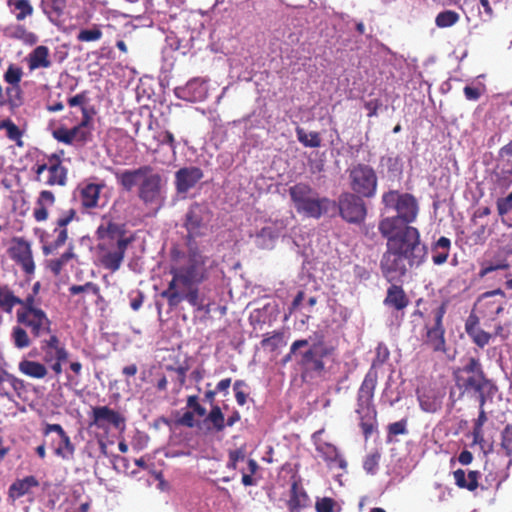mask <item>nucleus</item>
I'll return each instance as SVG.
<instances>
[{
    "mask_svg": "<svg viewBox=\"0 0 512 512\" xmlns=\"http://www.w3.org/2000/svg\"><path fill=\"white\" fill-rule=\"evenodd\" d=\"M334 348L324 342V337L320 335L316 342H313L310 348L301 354L299 364L306 370L322 373L325 370L323 359L333 354Z\"/></svg>",
    "mask_w": 512,
    "mask_h": 512,
    "instance_id": "obj_16",
    "label": "nucleus"
},
{
    "mask_svg": "<svg viewBox=\"0 0 512 512\" xmlns=\"http://www.w3.org/2000/svg\"><path fill=\"white\" fill-rule=\"evenodd\" d=\"M336 501L330 497H323L316 500V512H334Z\"/></svg>",
    "mask_w": 512,
    "mask_h": 512,
    "instance_id": "obj_60",
    "label": "nucleus"
},
{
    "mask_svg": "<svg viewBox=\"0 0 512 512\" xmlns=\"http://www.w3.org/2000/svg\"><path fill=\"white\" fill-rule=\"evenodd\" d=\"M229 460H228V463H227V467L229 469H236L237 468V463L239 461H242L244 460L245 458V453L242 449H236V450H232L229 452Z\"/></svg>",
    "mask_w": 512,
    "mask_h": 512,
    "instance_id": "obj_62",
    "label": "nucleus"
},
{
    "mask_svg": "<svg viewBox=\"0 0 512 512\" xmlns=\"http://www.w3.org/2000/svg\"><path fill=\"white\" fill-rule=\"evenodd\" d=\"M74 220H79L77 211L74 208L63 210L55 222V228L53 232H45L40 237L42 243V252L45 256L54 254L59 248H61L68 239L67 226Z\"/></svg>",
    "mask_w": 512,
    "mask_h": 512,
    "instance_id": "obj_10",
    "label": "nucleus"
},
{
    "mask_svg": "<svg viewBox=\"0 0 512 512\" xmlns=\"http://www.w3.org/2000/svg\"><path fill=\"white\" fill-rule=\"evenodd\" d=\"M381 458V454L378 451H374L370 454H368L363 462V468L364 470L371 475H374L379 466V461Z\"/></svg>",
    "mask_w": 512,
    "mask_h": 512,
    "instance_id": "obj_55",
    "label": "nucleus"
},
{
    "mask_svg": "<svg viewBox=\"0 0 512 512\" xmlns=\"http://www.w3.org/2000/svg\"><path fill=\"white\" fill-rule=\"evenodd\" d=\"M40 7L45 15L52 21H57L64 13L66 0H41Z\"/></svg>",
    "mask_w": 512,
    "mask_h": 512,
    "instance_id": "obj_39",
    "label": "nucleus"
},
{
    "mask_svg": "<svg viewBox=\"0 0 512 512\" xmlns=\"http://www.w3.org/2000/svg\"><path fill=\"white\" fill-rule=\"evenodd\" d=\"M505 298L506 294L501 288L487 291L478 297L475 309L482 318L494 321L504 311Z\"/></svg>",
    "mask_w": 512,
    "mask_h": 512,
    "instance_id": "obj_15",
    "label": "nucleus"
},
{
    "mask_svg": "<svg viewBox=\"0 0 512 512\" xmlns=\"http://www.w3.org/2000/svg\"><path fill=\"white\" fill-rule=\"evenodd\" d=\"M316 451L319 453L320 457L326 462L328 468L334 469L339 468L341 470H346L347 461L340 454L337 447L328 442H320L316 445Z\"/></svg>",
    "mask_w": 512,
    "mask_h": 512,
    "instance_id": "obj_25",
    "label": "nucleus"
},
{
    "mask_svg": "<svg viewBox=\"0 0 512 512\" xmlns=\"http://www.w3.org/2000/svg\"><path fill=\"white\" fill-rule=\"evenodd\" d=\"M295 131L298 141L305 147L318 148L321 146L322 140L318 132L307 133L301 127H297Z\"/></svg>",
    "mask_w": 512,
    "mask_h": 512,
    "instance_id": "obj_42",
    "label": "nucleus"
},
{
    "mask_svg": "<svg viewBox=\"0 0 512 512\" xmlns=\"http://www.w3.org/2000/svg\"><path fill=\"white\" fill-rule=\"evenodd\" d=\"M104 186V184L89 183L79 188L81 206L86 210L96 208Z\"/></svg>",
    "mask_w": 512,
    "mask_h": 512,
    "instance_id": "obj_28",
    "label": "nucleus"
},
{
    "mask_svg": "<svg viewBox=\"0 0 512 512\" xmlns=\"http://www.w3.org/2000/svg\"><path fill=\"white\" fill-rule=\"evenodd\" d=\"M11 340L18 349H25L31 345V339L26 328L20 324L14 326L11 331Z\"/></svg>",
    "mask_w": 512,
    "mask_h": 512,
    "instance_id": "obj_41",
    "label": "nucleus"
},
{
    "mask_svg": "<svg viewBox=\"0 0 512 512\" xmlns=\"http://www.w3.org/2000/svg\"><path fill=\"white\" fill-rule=\"evenodd\" d=\"M108 425H112L117 429L124 427L125 418L118 411H115L108 406L93 407L91 411L90 426L106 430Z\"/></svg>",
    "mask_w": 512,
    "mask_h": 512,
    "instance_id": "obj_23",
    "label": "nucleus"
},
{
    "mask_svg": "<svg viewBox=\"0 0 512 512\" xmlns=\"http://www.w3.org/2000/svg\"><path fill=\"white\" fill-rule=\"evenodd\" d=\"M496 206L500 216L508 214L512 210V192L506 197L499 198Z\"/></svg>",
    "mask_w": 512,
    "mask_h": 512,
    "instance_id": "obj_61",
    "label": "nucleus"
},
{
    "mask_svg": "<svg viewBox=\"0 0 512 512\" xmlns=\"http://www.w3.org/2000/svg\"><path fill=\"white\" fill-rule=\"evenodd\" d=\"M408 420L407 418H403L397 422L390 423L387 426V438L388 441H392V437L398 436V435H405L408 433L407 429Z\"/></svg>",
    "mask_w": 512,
    "mask_h": 512,
    "instance_id": "obj_54",
    "label": "nucleus"
},
{
    "mask_svg": "<svg viewBox=\"0 0 512 512\" xmlns=\"http://www.w3.org/2000/svg\"><path fill=\"white\" fill-rule=\"evenodd\" d=\"M51 433L57 434V439H52L50 444L54 455L62 460H72L76 448L63 427L60 424L46 423L43 428V435L48 436Z\"/></svg>",
    "mask_w": 512,
    "mask_h": 512,
    "instance_id": "obj_17",
    "label": "nucleus"
},
{
    "mask_svg": "<svg viewBox=\"0 0 512 512\" xmlns=\"http://www.w3.org/2000/svg\"><path fill=\"white\" fill-rule=\"evenodd\" d=\"M56 201L55 195L49 190H42L35 203L33 217L37 222H44L49 217L48 208L52 207Z\"/></svg>",
    "mask_w": 512,
    "mask_h": 512,
    "instance_id": "obj_29",
    "label": "nucleus"
},
{
    "mask_svg": "<svg viewBox=\"0 0 512 512\" xmlns=\"http://www.w3.org/2000/svg\"><path fill=\"white\" fill-rule=\"evenodd\" d=\"M496 170L497 186L508 189L512 184V140L499 149Z\"/></svg>",
    "mask_w": 512,
    "mask_h": 512,
    "instance_id": "obj_21",
    "label": "nucleus"
},
{
    "mask_svg": "<svg viewBox=\"0 0 512 512\" xmlns=\"http://www.w3.org/2000/svg\"><path fill=\"white\" fill-rule=\"evenodd\" d=\"M204 173L196 166L183 167L175 172V189L178 194H186L202 180Z\"/></svg>",
    "mask_w": 512,
    "mask_h": 512,
    "instance_id": "obj_24",
    "label": "nucleus"
},
{
    "mask_svg": "<svg viewBox=\"0 0 512 512\" xmlns=\"http://www.w3.org/2000/svg\"><path fill=\"white\" fill-rule=\"evenodd\" d=\"M129 244V241L121 240L118 244H109V247L104 246V244H99L101 265L111 272L119 270Z\"/></svg>",
    "mask_w": 512,
    "mask_h": 512,
    "instance_id": "obj_22",
    "label": "nucleus"
},
{
    "mask_svg": "<svg viewBox=\"0 0 512 512\" xmlns=\"http://www.w3.org/2000/svg\"><path fill=\"white\" fill-rule=\"evenodd\" d=\"M175 93L178 98L186 101H201L206 97L205 81L201 78H194L188 81L184 87H177Z\"/></svg>",
    "mask_w": 512,
    "mask_h": 512,
    "instance_id": "obj_26",
    "label": "nucleus"
},
{
    "mask_svg": "<svg viewBox=\"0 0 512 512\" xmlns=\"http://www.w3.org/2000/svg\"><path fill=\"white\" fill-rule=\"evenodd\" d=\"M40 349L43 352V361L46 364H50L55 360H68L69 352L67 351L66 348H49L40 346Z\"/></svg>",
    "mask_w": 512,
    "mask_h": 512,
    "instance_id": "obj_44",
    "label": "nucleus"
},
{
    "mask_svg": "<svg viewBox=\"0 0 512 512\" xmlns=\"http://www.w3.org/2000/svg\"><path fill=\"white\" fill-rule=\"evenodd\" d=\"M16 321L26 329H29L34 338L51 333L52 322L47 313L41 308L26 312H16Z\"/></svg>",
    "mask_w": 512,
    "mask_h": 512,
    "instance_id": "obj_14",
    "label": "nucleus"
},
{
    "mask_svg": "<svg viewBox=\"0 0 512 512\" xmlns=\"http://www.w3.org/2000/svg\"><path fill=\"white\" fill-rule=\"evenodd\" d=\"M88 101L87 92L83 91L75 96L70 97L67 100V103L70 107L80 106L82 108H86L85 104Z\"/></svg>",
    "mask_w": 512,
    "mask_h": 512,
    "instance_id": "obj_64",
    "label": "nucleus"
},
{
    "mask_svg": "<svg viewBox=\"0 0 512 512\" xmlns=\"http://www.w3.org/2000/svg\"><path fill=\"white\" fill-rule=\"evenodd\" d=\"M39 481L35 476H26L23 479H17L9 487V497L12 499L21 498L31 492L32 488L38 487Z\"/></svg>",
    "mask_w": 512,
    "mask_h": 512,
    "instance_id": "obj_33",
    "label": "nucleus"
},
{
    "mask_svg": "<svg viewBox=\"0 0 512 512\" xmlns=\"http://www.w3.org/2000/svg\"><path fill=\"white\" fill-rule=\"evenodd\" d=\"M154 139L157 141L158 146L168 145L173 152L177 148V143L172 132L169 130L161 131L154 135Z\"/></svg>",
    "mask_w": 512,
    "mask_h": 512,
    "instance_id": "obj_56",
    "label": "nucleus"
},
{
    "mask_svg": "<svg viewBox=\"0 0 512 512\" xmlns=\"http://www.w3.org/2000/svg\"><path fill=\"white\" fill-rule=\"evenodd\" d=\"M113 172L112 168H108ZM117 183L129 192L138 185L137 196L146 207L159 211L165 203L163 178L150 165H142L136 169L114 171Z\"/></svg>",
    "mask_w": 512,
    "mask_h": 512,
    "instance_id": "obj_3",
    "label": "nucleus"
},
{
    "mask_svg": "<svg viewBox=\"0 0 512 512\" xmlns=\"http://www.w3.org/2000/svg\"><path fill=\"white\" fill-rule=\"evenodd\" d=\"M453 476L456 485L461 489L475 491L479 486L480 473L478 471L471 470L466 475L463 469H457L453 472Z\"/></svg>",
    "mask_w": 512,
    "mask_h": 512,
    "instance_id": "obj_34",
    "label": "nucleus"
},
{
    "mask_svg": "<svg viewBox=\"0 0 512 512\" xmlns=\"http://www.w3.org/2000/svg\"><path fill=\"white\" fill-rule=\"evenodd\" d=\"M500 447L512 463V424H507L500 433Z\"/></svg>",
    "mask_w": 512,
    "mask_h": 512,
    "instance_id": "obj_45",
    "label": "nucleus"
},
{
    "mask_svg": "<svg viewBox=\"0 0 512 512\" xmlns=\"http://www.w3.org/2000/svg\"><path fill=\"white\" fill-rule=\"evenodd\" d=\"M74 257L73 247H70L59 258L51 259L48 262V268L55 275L58 276L65 264H67Z\"/></svg>",
    "mask_w": 512,
    "mask_h": 512,
    "instance_id": "obj_47",
    "label": "nucleus"
},
{
    "mask_svg": "<svg viewBox=\"0 0 512 512\" xmlns=\"http://www.w3.org/2000/svg\"><path fill=\"white\" fill-rule=\"evenodd\" d=\"M7 253L26 275L34 274L36 265L29 240L19 236L13 237Z\"/></svg>",
    "mask_w": 512,
    "mask_h": 512,
    "instance_id": "obj_13",
    "label": "nucleus"
},
{
    "mask_svg": "<svg viewBox=\"0 0 512 512\" xmlns=\"http://www.w3.org/2000/svg\"><path fill=\"white\" fill-rule=\"evenodd\" d=\"M206 421L212 423L216 432H221L225 428V417L218 405H215L211 408Z\"/></svg>",
    "mask_w": 512,
    "mask_h": 512,
    "instance_id": "obj_52",
    "label": "nucleus"
},
{
    "mask_svg": "<svg viewBox=\"0 0 512 512\" xmlns=\"http://www.w3.org/2000/svg\"><path fill=\"white\" fill-rule=\"evenodd\" d=\"M16 295L8 285L0 286V310L11 313L15 307Z\"/></svg>",
    "mask_w": 512,
    "mask_h": 512,
    "instance_id": "obj_43",
    "label": "nucleus"
},
{
    "mask_svg": "<svg viewBox=\"0 0 512 512\" xmlns=\"http://www.w3.org/2000/svg\"><path fill=\"white\" fill-rule=\"evenodd\" d=\"M5 101L11 108L19 107L22 104V90L20 85H9L5 89Z\"/></svg>",
    "mask_w": 512,
    "mask_h": 512,
    "instance_id": "obj_48",
    "label": "nucleus"
},
{
    "mask_svg": "<svg viewBox=\"0 0 512 512\" xmlns=\"http://www.w3.org/2000/svg\"><path fill=\"white\" fill-rule=\"evenodd\" d=\"M292 203L299 214L319 219L328 211L332 202L319 194L307 183L299 182L288 190Z\"/></svg>",
    "mask_w": 512,
    "mask_h": 512,
    "instance_id": "obj_7",
    "label": "nucleus"
},
{
    "mask_svg": "<svg viewBox=\"0 0 512 512\" xmlns=\"http://www.w3.org/2000/svg\"><path fill=\"white\" fill-rule=\"evenodd\" d=\"M447 312V302L444 301L437 307L433 308L428 315H424L421 310H415L413 315L423 319L424 325L420 332L422 345L433 352L447 351L446 346V330L443 319Z\"/></svg>",
    "mask_w": 512,
    "mask_h": 512,
    "instance_id": "obj_6",
    "label": "nucleus"
},
{
    "mask_svg": "<svg viewBox=\"0 0 512 512\" xmlns=\"http://www.w3.org/2000/svg\"><path fill=\"white\" fill-rule=\"evenodd\" d=\"M64 151L60 153H53L47 156V162L39 164L37 163L33 170L35 172V180L41 182V175L47 171L48 177L44 181L47 186H65L67 183L68 169L62 164V155Z\"/></svg>",
    "mask_w": 512,
    "mask_h": 512,
    "instance_id": "obj_11",
    "label": "nucleus"
},
{
    "mask_svg": "<svg viewBox=\"0 0 512 512\" xmlns=\"http://www.w3.org/2000/svg\"><path fill=\"white\" fill-rule=\"evenodd\" d=\"M6 384H8L13 390L17 392L24 388V383L22 380L18 379L5 370L0 369V398H8L11 400L13 395L6 387Z\"/></svg>",
    "mask_w": 512,
    "mask_h": 512,
    "instance_id": "obj_36",
    "label": "nucleus"
},
{
    "mask_svg": "<svg viewBox=\"0 0 512 512\" xmlns=\"http://www.w3.org/2000/svg\"><path fill=\"white\" fill-rule=\"evenodd\" d=\"M27 63L30 71L39 68H49L52 63L49 59L48 47L39 45L34 48L27 57Z\"/></svg>",
    "mask_w": 512,
    "mask_h": 512,
    "instance_id": "obj_32",
    "label": "nucleus"
},
{
    "mask_svg": "<svg viewBox=\"0 0 512 512\" xmlns=\"http://www.w3.org/2000/svg\"><path fill=\"white\" fill-rule=\"evenodd\" d=\"M97 237L99 244L109 247V244H118L121 241H133L132 237H127L125 224L116 223L110 216L104 215L102 222L97 228Z\"/></svg>",
    "mask_w": 512,
    "mask_h": 512,
    "instance_id": "obj_20",
    "label": "nucleus"
},
{
    "mask_svg": "<svg viewBox=\"0 0 512 512\" xmlns=\"http://www.w3.org/2000/svg\"><path fill=\"white\" fill-rule=\"evenodd\" d=\"M284 344V333L282 331H274L271 335L267 334L261 340V346L270 351L277 350Z\"/></svg>",
    "mask_w": 512,
    "mask_h": 512,
    "instance_id": "obj_49",
    "label": "nucleus"
},
{
    "mask_svg": "<svg viewBox=\"0 0 512 512\" xmlns=\"http://www.w3.org/2000/svg\"><path fill=\"white\" fill-rule=\"evenodd\" d=\"M395 283L396 282L391 283V286L387 289V295L384 299V304L399 311L408 306L409 299L403 288Z\"/></svg>",
    "mask_w": 512,
    "mask_h": 512,
    "instance_id": "obj_30",
    "label": "nucleus"
},
{
    "mask_svg": "<svg viewBox=\"0 0 512 512\" xmlns=\"http://www.w3.org/2000/svg\"><path fill=\"white\" fill-rule=\"evenodd\" d=\"M451 248V241L445 236H441L432 246V261L435 265L444 264L448 257Z\"/></svg>",
    "mask_w": 512,
    "mask_h": 512,
    "instance_id": "obj_37",
    "label": "nucleus"
},
{
    "mask_svg": "<svg viewBox=\"0 0 512 512\" xmlns=\"http://www.w3.org/2000/svg\"><path fill=\"white\" fill-rule=\"evenodd\" d=\"M69 292L71 295H77L83 292H91L92 294L99 296L100 288L93 282H86L84 285H72L69 288Z\"/></svg>",
    "mask_w": 512,
    "mask_h": 512,
    "instance_id": "obj_59",
    "label": "nucleus"
},
{
    "mask_svg": "<svg viewBox=\"0 0 512 512\" xmlns=\"http://www.w3.org/2000/svg\"><path fill=\"white\" fill-rule=\"evenodd\" d=\"M2 129H6L7 137L15 141L18 146H22L23 143L21 141L22 131L20 128L10 119L1 120Z\"/></svg>",
    "mask_w": 512,
    "mask_h": 512,
    "instance_id": "obj_51",
    "label": "nucleus"
},
{
    "mask_svg": "<svg viewBox=\"0 0 512 512\" xmlns=\"http://www.w3.org/2000/svg\"><path fill=\"white\" fill-rule=\"evenodd\" d=\"M349 186L352 193L364 198H373L378 187L375 169L365 163H357L348 169Z\"/></svg>",
    "mask_w": 512,
    "mask_h": 512,
    "instance_id": "obj_9",
    "label": "nucleus"
},
{
    "mask_svg": "<svg viewBox=\"0 0 512 512\" xmlns=\"http://www.w3.org/2000/svg\"><path fill=\"white\" fill-rule=\"evenodd\" d=\"M456 386L464 393L497 390L494 383L487 378L479 359L470 357L465 365L454 371Z\"/></svg>",
    "mask_w": 512,
    "mask_h": 512,
    "instance_id": "obj_8",
    "label": "nucleus"
},
{
    "mask_svg": "<svg viewBox=\"0 0 512 512\" xmlns=\"http://www.w3.org/2000/svg\"><path fill=\"white\" fill-rule=\"evenodd\" d=\"M211 214V210L205 202H193L189 206L183 223L188 241L202 235V229L210 221Z\"/></svg>",
    "mask_w": 512,
    "mask_h": 512,
    "instance_id": "obj_12",
    "label": "nucleus"
},
{
    "mask_svg": "<svg viewBox=\"0 0 512 512\" xmlns=\"http://www.w3.org/2000/svg\"><path fill=\"white\" fill-rule=\"evenodd\" d=\"M35 296L36 295H34L32 293L27 295L24 299H21L18 296H16L17 302H15V306L16 305L20 306V308L17 309L16 312H26V311L39 309V307L36 305V302H35Z\"/></svg>",
    "mask_w": 512,
    "mask_h": 512,
    "instance_id": "obj_58",
    "label": "nucleus"
},
{
    "mask_svg": "<svg viewBox=\"0 0 512 512\" xmlns=\"http://www.w3.org/2000/svg\"><path fill=\"white\" fill-rule=\"evenodd\" d=\"M382 237L387 242L380 260V270L389 283L401 282L408 268L424 262L427 248L421 243L417 228H407L404 233Z\"/></svg>",
    "mask_w": 512,
    "mask_h": 512,
    "instance_id": "obj_2",
    "label": "nucleus"
},
{
    "mask_svg": "<svg viewBox=\"0 0 512 512\" xmlns=\"http://www.w3.org/2000/svg\"><path fill=\"white\" fill-rule=\"evenodd\" d=\"M460 19V15L453 10L440 12L435 18V24L439 28H448L455 25Z\"/></svg>",
    "mask_w": 512,
    "mask_h": 512,
    "instance_id": "obj_46",
    "label": "nucleus"
},
{
    "mask_svg": "<svg viewBox=\"0 0 512 512\" xmlns=\"http://www.w3.org/2000/svg\"><path fill=\"white\" fill-rule=\"evenodd\" d=\"M443 394L434 390L425 391L418 395L420 407L428 413H435L442 406Z\"/></svg>",
    "mask_w": 512,
    "mask_h": 512,
    "instance_id": "obj_35",
    "label": "nucleus"
},
{
    "mask_svg": "<svg viewBox=\"0 0 512 512\" xmlns=\"http://www.w3.org/2000/svg\"><path fill=\"white\" fill-rule=\"evenodd\" d=\"M362 198L350 192L340 195L339 211L344 220L349 223H360L365 219L367 210Z\"/></svg>",
    "mask_w": 512,
    "mask_h": 512,
    "instance_id": "obj_18",
    "label": "nucleus"
},
{
    "mask_svg": "<svg viewBox=\"0 0 512 512\" xmlns=\"http://www.w3.org/2000/svg\"><path fill=\"white\" fill-rule=\"evenodd\" d=\"M187 406L193 409V412L198 416H204L206 414V409L199 404L197 395H190L187 398Z\"/></svg>",
    "mask_w": 512,
    "mask_h": 512,
    "instance_id": "obj_63",
    "label": "nucleus"
},
{
    "mask_svg": "<svg viewBox=\"0 0 512 512\" xmlns=\"http://www.w3.org/2000/svg\"><path fill=\"white\" fill-rule=\"evenodd\" d=\"M375 368L376 362L374 361L357 391L355 412L359 416L360 427L365 439L372 435L377 415L373 405L375 389L378 383V372Z\"/></svg>",
    "mask_w": 512,
    "mask_h": 512,
    "instance_id": "obj_5",
    "label": "nucleus"
},
{
    "mask_svg": "<svg viewBox=\"0 0 512 512\" xmlns=\"http://www.w3.org/2000/svg\"><path fill=\"white\" fill-rule=\"evenodd\" d=\"M19 371L31 378L42 379L48 374L46 366L40 362L24 359L19 363Z\"/></svg>",
    "mask_w": 512,
    "mask_h": 512,
    "instance_id": "obj_38",
    "label": "nucleus"
},
{
    "mask_svg": "<svg viewBox=\"0 0 512 512\" xmlns=\"http://www.w3.org/2000/svg\"><path fill=\"white\" fill-rule=\"evenodd\" d=\"M465 331L472 339L473 343L483 348L489 344L493 335L479 327V317L475 313H471L465 322Z\"/></svg>",
    "mask_w": 512,
    "mask_h": 512,
    "instance_id": "obj_27",
    "label": "nucleus"
},
{
    "mask_svg": "<svg viewBox=\"0 0 512 512\" xmlns=\"http://www.w3.org/2000/svg\"><path fill=\"white\" fill-rule=\"evenodd\" d=\"M488 418L484 409L479 410V415L474 421L473 425V442L475 444H482L484 442L483 425L487 422Z\"/></svg>",
    "mask_w": 512,
    "mask_h": 512,
    "instance_id": "obj_50",
    "label": "nucleus"
},
{
    "mask_svg": "<svg viewBox=\"0 0 512 512\" xmlns=\"http://www.w3.org/2000/svg\"><path fill=\"white\" fill-rule=\"evenodd\" d=\"M7 5L11 8L12 12H15V17L18 21L31 16L34 11L29 0H7Z\"/></svg>",
    "mask_w": 512,
    "mask_h": 512,
    "instance_id": "obj_40",
    "label": "nucleus"
},
{
    "mask_svg": "<svg viewBox=\"0 0 512 512\" xmlns=\"http://www.w3.org/2000/svg\"><path fill=\"white\" fill-rule=\"evenodd\" d=\"M102 31L98 25H93L91 29H82L77 34L79 42H94L102 38Z\"/></svg>",
    "mask_w": 512,
    "mask_h": 512,
    "instance_id": "obj_53",
    "label": "nucleus"
},
{
    "mask_svg": "<svg viewBox=\"0 0 512 512\" xmlns=\"http://www.w3.org/2000/svg\"><path fill=\"white\" fill-rule=\"evenodd\" d=\"M382 203L385 208L395 210L397 214L379 221L378 230L381 236L401 234L407 228H414L410 224L416 220L419 206L412 194L389 190L382 195Z\"/></svg>",
    "mask_w": 512,
    "mask_h": 512,
    "instance_id": "obj_4",
    "label": "nucleus"
},
{
    "mask_svg": "<svg viewBox=\"0 0 512 512\" xmlns=\"http://www.w3.org/2000/svg\"><path fill=\"white\" fill-rule=\"evenodd\" d=\"M170 274L172 279L168 288L161 292L171 307L186 300L191 306L202 309L198 285L209 278V271L214 261L199 249H191L185 253L173 247L170 251Z\"/></svg>",
    "mask_w": 512,
    "mask_h": 512,
    "instance_id": "obj_1",
    "label": "nucleus"
},
{
    "mask_svg": "<svg viewBox=\"0 0 512 512\" xmlns=\"http://www.w3.org/2000/svg\"><path fill=\"white\" fill-rule=\"evenodd\" d=\"M22 75V69L11 64L7 71L4 73V80L9 85H20Z\"/></svg>",
    "mask_w": 512,
    "mask_h": 512,
    "instance_id": "obj_57",
    "label": "nucleus"
},
{
    "mask_svg": "<svg viewBox=\"0 0 512 512\" xmlns=\"http://www.w3.org/2000/svg\"><path fill=\"white\" fill-rule=\"evenodd\" d=\"M82 114L83 118L81 122L71 129L59 127L53 130V138L58 142L64 143L66 145H72L74 141L82 144L86 143L91 137V133L87 129V126L90 122V116L88 115L86 108H82Z\"/></svg>",
    "mask_w": 512,
    "mask_h": 512,
    "instance_id": "obj_19",
    "label": "nucleus"
},
{
    "mask_svg": "<svg viewBox=\"0 0 512 512\" xmlns=\"http://www.w3.org/2000/svg\"><path fill=\"white\" fill-rule=\"evenodd\" d=\"M310 498L304 488L298 481H294L290 489V498L288 500V508L290 512H295L309 505Z\"/></svg>",
    "mask_w": 512,
    "mask_h": 512,
    "instance_id": "obj_31",
    "label": "nucleus"
}]
</instances>
